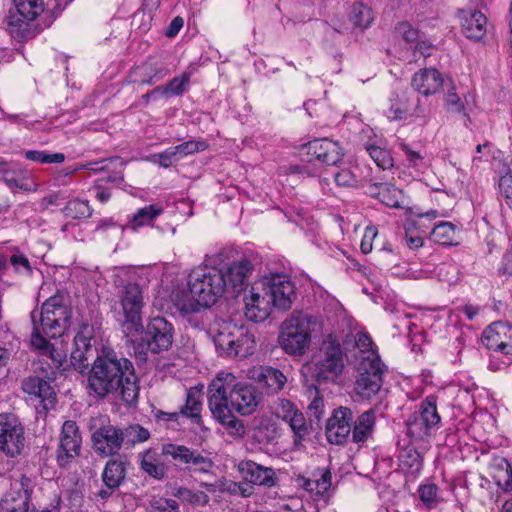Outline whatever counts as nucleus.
I'll return each instance as SVG.
<instances>
[{"instance_id":"nucleus-1","label":"nucleus","mask_w":512,"mask_h":512,"mask_svg":"<svg viewBox=\"0 0 512 512\" xmlns=\"http://www.w3.org/2000/svg\"><path fill=\"white\" fill-rule=\"evenodd\" d=\"M66 308L58 303L57 298L50 297L42 305L40 323L47 340L38 331H34V373L38 380L34 400H39L44 411L54 407L56 394L50 382L56 378L57 370L62 365L66 354L58 346L56 335H60L62 324L67 320Z\"/></svg>"},{"instance_id":"nucleus-2","label":"nucleus","mask_w":512,"mask_h":512,"mask_svg":"<svg viewBox=\"0 0 512 512\" xmlns=\"http://www.w3.org/2000/svg\"><path fill=\"white\" fill-rule=\"evenodd\" d=\"M261 400L255 386L239 382L232 373H219L208 386V408L213 418L234 437L242 438L246 429L233 411L242 416L251 415Z\"/></svg>"},{"instance_id":"nucleus-3","label":"nucleus","mask_w":512,"mask_h":512,"mask_svg":"<svg viewBox=\"0 0 512 512\" xmlns=\"http://www.w3.org/2000/svg\"><path fill=\"white\" fill-rule=\"evenodd\" d=\"M119 392L124 403L137 402L139 387L132 362L111 349H104L94 360L88 375V393L103 399Z\"/></svg>"},{"instance_id":"nucleus-4","label":"nucleus","mask_w":512,"mask_h":512,"mask_svg":"<svg viewBox=\"0 0 512 512\" xmlns=\"http://www.w3.org/2000/svg\"><path fill=\"white\" fill-rule=\"evenodd\" d=\"M189 297L177 298L176 306L185 314L199 311V307H209L227 291V280L223 270L216 268L194 269L188 278Z\"/></svg>"},{"instance_id":"nucleus-5","label":"nucleus","mask_w":512,"mask_h":512,"mask_svg":"<svg viewBox=\"0 0 512 512\" xmlns=\"http://www.w3.org/2000/svg\"><path fill=\"white\" fill-rule=\"evenodd\" d=\"M114 284L124 315L123 327L129 332L141 331L142 309L145 306L143 287L132 281L131 273L125 269H120L115 275Z\"/></svg>"},{"instance_id":"nucleus-6","label":"nucleus","mask_w":512,"mask_h":512,"mask_svg":"<svg viewBox=\"0 0 512 512\" xmlns=\"http://www.w3.org/2000/svg\"><path fill=\"white\" fill-rule=\"evenodd\" d=\"M318 329L319 322L315 317L294 311L281 325L279 345L287 354L301 356L308 350L312 335Z\"/></svg>"},{"instance_id":"nucleus-7","label":"nucleus","mask_w":512,"mask_h":512,"mask_svg":"<svg viewBox=\"0 0 512 512\" xmlns=\"http://www.w3.org/2000/svg\"><path fill=\"white\" fill-rule=\"evenodd\" d=\"M210 335L221 355L246 358L255 348L254 335L245 327L232 322L214 323L210 328Z\"/></svg>"},{"instance_id":"nucleus-8","label":"nucleus","mask_w":512,"mask_h":512,"mask_svg":"<svg viewBox=\"0 0 512 512\" xmlns=\"http://www.w3.org/2000/svg\"><path fill=\"white\" fill-rule=\"evenodd\" d=\"M357 370L354 391L361 398L370 400L383 385L384 364L376 353H369L358 362Z\"/></svg>"},{"instance_id":"nucleus-9","label":"nucleus","mask_w":512,"mask_h":512,"mask_svg":"<svg viewBox=\"0 0 512 512\" xmlns=\"http://www.w3.org/2000/svg\"><path fill=\"white\" fill-rule=\"evenodd\" d=\"M105 422V416H98L92 418L89 424L92 447L101 457L117 455L124 444L122 428Z\"/></svg>"},{"instance_id":"nucleus-10","label":"nucleus","mask_w":512,"mask_h":512,"mask_svg":"<svg viewBox=\"0 0 512 512\" xmlns=\"http://www.w3.org/2000/svg\"><path fill=\"white\" fill-rule=\"evenodd\" d=\"M313 376L318 380H334L344 369V358L338 342L328 337L312 362Z\"/></svg>"},{"instance_id":"nucleus-11","label":"nucleus","mask_w":512,"mask_h":512,"mask_svg":"<svg viewBox=\"0 0 512 512\" xmlns=\"http://www.w3.org/2000/svg\"><path fill=\"white\" fill-rule=\"evenodd\" d=\"M270 297L273 308L279 311L289 310L297 298L295 283L284 274H270L261 278Z\"/></svg>"},{"instance_id":"nucleus-12","label":"nucleus","mask_w":512,"mask_h":512,"mask_svg":"<svg viewBox=\"0 0 512 512\" xmlns=\"http://www.w3.org/2000/svg\"><path fill=\"white\" fill-rule=\"evenodd\" d=\"M25 443L24 429L11 413L0 414V450L9 457L19 455Z\"/></svg>"},{"instance_id":"nucleus-13","label":"nucleus","mask_w":512,"mask_h":512,"mask_svg":"<svg viewBox=\"0 0 512 512\" xmlns=\"http://www.w3.org/2000/svg\"><path fill=\"white\" fill-rule=\"evenodd\" d=\"M396 36L401 44L411 51L409 62L417 63L421 58L426 59L432 55L434 45L424 37V35L409 22H400L395 28Z\"/></svg>"},{"instance_id":"nucleus-14","label":"nucleus","mask_w":512,"mask_h":512,"mask_svg":"<svg viewBox=\"0 0 512 512\" xmlns=\"http://www.w3.org/2000/svg\"><path fill=\"white\" fill-rule=\"evenodd\" d=\"M173 334L174 329L171 323L163 317H154L148 322L142 340L147 350L158 354L171 347Z\"/></svg>"},{"instance_id":"nucleus-15","label":"nucleus","mask_w":512,"mask_h":512,"mask_svg":"<svg viewBox=\"0 0 512 512\" xmlns=\"http://www.w3.org/2000/svg\"><path fill=\"white\" fill-rule=\"evenodd\" d=\"M162 452L166 456H170L175 462L185 465L188 469L195 472L209 473L214 462L208 456H204L197 450H192L186 446L176 444H165L162 447Z\"/></svg>"},{"instance_id":"nucleus-16","label":"nucleus","mask_w":512,"mask_h":512,"mask_svg":"<svg viewBox=\"0 0 512 512\" xmlns=\"http://www.w3.org/2000/svg\"><path fill=\"white\" fill-rule=\"evenodd\" d=\"M245 316L253 322L266 320L273 308L270 297L262 283L261 278L253 283L248 294L244 298Z\"/></svg>"},{"instance_id":"nucleus-17","label":"nucleus","mask_w":512,"mask_h":512,"mask_svg":"<svg viewBox=\"0 0 512 512\" xmlns=\"http://www.w3.org/2000/svg\"><path fill=\"white\" fill-rule=\"evenodd\" d=\"M14 10L9 12L8 29L11 36L19 41L31 36L32 0H13Z\"/></svg>"},{"instance_id":"nucleus-18","label":"nucleus","mask_w":512,"mask_h":512,"mask_svg":"<svg viewBox=\"0 0 512 512\" xmlns=\"http://www.w3.org/2000/svg\"><path fill=\"white\" fill-rule=\"evenodd\" d=\"M82 438L76 422L68 420L62 425L60 443L57 450V462L67 466L80 453Z\"/></svg>"},{"instance_id":"nucleus-19","label":"nucleus","mask_w":512,"mask_h":512,"mask_svg":"<svg viewBox=\"0 0 512 512\" xmlns=\"http://www.w3.org/2000/svg\"><path fill=\"white\" fill-rule=\"evenodd\" d=\"M353 413L348 407L334 409L326 424V437L331 444L341 445L351 434Z\"/></svg>"},{"instance_id":"nucleus-20","label":"nucleus","mask_w":512,"mask_h":512,"mask_svg":"<svg viewBox=\"0 0 512 512\" xmlns=\"http://www.w3.org/2000/svg\"><path fill=\"white\" fill-rule=\"evenodd\" d=\"M482 341L490 350L512 355V325L502 321L492 323L484 330Z\"/></svg>"},{"instance_id":"nucleus-21","label":"nucleus","mask_w":512,"mask_h":512,"mask_svg":"<svg viewBox=\"0 0 512 512\" xmlns=\"http://www.w3.org/2000/svg\"><path fill=\"white\" fill-rule=\"evenodd\" d=\"M247 377L265 388L268 394L282 390L287 381L280 370L270 366H254L248 369Z\"/></svg>"},{"instance_id":"nucleus-22","label":"nucleus","mask_w":512,"mask_h":512,"mask_svg":"<svg viewBox=\"0 0 512 512\" xmlns=\"http://www.w3.org/2000/svg\"><path fill=\"white\" fill-rule=\"evenodd\" d=\"M450 84L451 81L448 80L446 83L441 73L434 68L419 70L412 78V87L425 96L435 94L442 87Z\"/></svg>"},{"instance_id":"nucleus-23","label":"nucleus","mask_w":512,"mask_h":512,"mask_svg":"<svg viewBox=\"0 0 512 512\" xmlns=\"http://www.w3.org/2000/svg\"><path fill=\"white\" fill-rule=\"evenodd\" d=\"M463 34L472 41H480L487 31V18L480 11L460 10L458 13Z\"/></svg>"},{"instance_id":"nucleus-24","label":"nucleus","mask_w":512,"mask_h":512,"mask_svg":"<svg viewBox=\"0 0 512 512\" xmlns=\"http://www.w3.org/2000/svg\"><path fill=\"white\" fill-rule=\"evenodd\" d=\"M308 153L326 165L338 164L344 153L337 142L328 139H317L308 143Z\"/></svg>"},{"instance_id":"nucleus-25","label":"nucleus","mask_w":512,"mask_h":512,"mask_svg":"<svg viewBox=\"0 0 512 512\" xmlns=\"http://www.w3.org/2000/svg\"><path fill=\"white\" fill-rule=\"evenodd\" d=\"M253 270L252 263L247 259H241L231 263L224 272L227 280V291L233 294H239Z\"/></svg>"},{"instance_id":"nucleus-26","label":"nucleus","mask_w":512,"mask_h":512,"mask_svg":"<svg viewBox=\"0 0 512 512\" xmlns=\"http://www.w3.org/2000/svg\"><path fill=\"white\" fill-rule=\"evenodd\" d=\"M376 427V412L369 409L361 413L354 421L351 428L352 441L363 444L373 438Z\"/></svg>"},{"instance_id":"nucleus-27","label":"nucleus","mask_w":512,"mask_h":512,"mask_svg":"<svg viewBox=\"0 0 512 512\" xmlns=\"http://www.w3.org/2000/svg\"><path fill=\"white\" fill-rule=\"evenodd\" d=\"M245 479L254 485L273 487L276 485L277 477L275 471L270 467H264L253 461H247L241 468Z\"/></svg>"},{"instance_id":"nucleus-28","label":"nucleus","mask_w":512,"mask_h":512,"mask_svg":"<svg viewBox=\"0 0 512 512\" xmlns=\"http://www.w3.org/2000/svg\"><path fill=\"white\" fill-rule=\"evenodd\" d=\"M202 388L192 387L187 391L185 404L181 407L180 413L188 418L198 421L202 410Z\"/></svg>"},{"instance_id":"nucleus-29","label":"nucleus","mask_w":512,"mask_h":512,"mask_svg":"<svg viewBox=\"0 0 512 512\" xmlns=\"http://www.w3.org/2000/svg\"><path fill=\"white\" fill-rule=\"evenodd\" d=\"M125 478L124 463L118 460H109L102 473V481L106 486L119 488Z\"/></svg>"},{"instance_id":"nucleus-30","label":"nucleus","mask_w":512,"mask_h":512,"mask_svg":"<svg viewBox=\"0 0 512 512\" xmlns=\"http://www.w3.org/2000/svg\"><path fill=\"white\" fill-rule=\"evenodd\" d=\"M162 212L163 208L156 204L140 208L130 219L128 227L136 230L145 225H149L156 217L161 215Z\"/></svg>"},{"instance_id":"nucleus-31","label":"nucleus","mask_w":512,"mask_h":512,"mask_svg":"<svg viewBox=\"0 0 512 512\" xmlns=\"http://www.w3.org/2000/svg\"><path fill=\"white\" fill-rule=\"evenodd\" d=\"M29 484L30 479L28 477H22L21 486L24 490V496L19 494L18 498H12L11 500L6 499L1 504L0 512H27L29 506Z\"/></svg>"},{"instance_id":"nucleus-32","label":"nucleus","mask_w":512,"mask_h":512,"mask_svg":"<svg viewBox=\"0 0 512 512\" xmlns=\"http://www.w3.org/2000/svg\"><path fill=\"white\" fill-rule=\"evenodd\" d=\"M423 420L418 412H414L406 421L407 435L413 441L424 440L431 433L432 429Z\"/></svg>"},{"instance_id":"nucleus-33","label":"nucleus","mask_w":512,"mask_h":512,"mask_svg":"<svg viewBox=\"0 0 512 512\" xmlns=\"http://www.w3.org/2000/svg\"><path fill=\"white\" fill-rule=\"evenodd\" d=\"M254 437L261 443H271L279 437V429L271 418L262 417L254 428Z\"/></svg>"},{"instance_id":"nucleus-34","label":"nucleus","mask_w":512,"mask_h":512,"mask_svg":"<svg viewBox=\"0 0 512 512\" xmlns=\"http://www.w3.org/2000/svg\"><path fill=\"white\" fill-rule=\"evenodd\" d=\"M418 413L423 417V421L428 424L431 429L438 427L441 418L437 411L435 397L429 396L421 402Z\"/></svg>"},{"instance_id":"nucleus-35","label":"nucleus","mask_w":512,"mask_h":512,"mask_svg":"<svg viewBox=\"0 0 512 512\" xmlns=\"http://www.w3.org/2000/svg\"><path fill=\"white\" fill-rule=\"evenodd\" d=\"M141 468L148 475L158 480L163 479L166 475L165 465L157 460L155 453L150 451L144 453Z\"/></svg>"},{"instance_id":"nucleus-36","label":"nucleus","mask_w":512,"mask_h":512,"mask_svg":"<svg viewBox=\"0 0 512 512\" xmlns=\"http://www.w3.org/2000/svg\"><path fill=\"white\" fill-rule=\"evenodd\" d=\"M350 21L355 27L360 29L367 28L373 21L372 10L363 3H356L352 6Z\"/></svg>"},{"instance_id":"nucleus-37","label":"nucleus","mask_w":512,"mask_h":512,"mask_svg":"<svg viewBox=\"0 0 512 512\" xmlns=\"http://www.w3.org/2000/svg\"><path fill=\"white\" fill-rule=\"evenodd\" d=\"M294 434V443L298 445L309 433L306 419L300 410L292 413V416L285 421Z\"/></svg>"},{"instance_id":"nucleus-38","label":"nucleus","mask_w":512,"mask_h":512,"mask_svg":"<svg viewBox=\"0 0 512 512\" xmlns=\"http://www.w3.org/2000/svg\"><path fill=\"white\" fill-rule=\"evenodd\" d=\"M431 238L440 245H453L455 226L451 222H440L432 230Z\"/></svg>"},{"instance_id":"nucleus-39","label":"nucleus","mask_w":512,"mask_h":512,"mask_svg":"<svg viewBox=\"0 0 512 512\" xmlns=\"http://www.w3.org/2000/svg\"><path fill=\"white\" fill-rule=\"evenodd\" d=\"M64 214L72 219L88 218L92 215V208L87 200L74 199L69 201L63 209Z\"/></svg>"},{"instance_id":"nucleus-40","label":"nucleus","mask_w":512,"mask_h":512,"mask_svg":"<svg viewBox=\"0 0 512 512\" xmlns=\"http://www.w3.org/2000/svg\"><path fill=\"white\" fill-rule=\"evenodd\" d=\"M174 496L193 506H205L210 501V497L205 492L193 491L185 487L176 489Z\"/></svg>"},{"instance_id":"nucleus-41","label":"nucleus","mask_w":512,"mask_h":512,"mask_svg":"<svg viewBox=\"0 0 512 512\" xmlns=\"http://www.w3.org/2000/svg\"><path fill=\"white\" fill-rule=\"evenodd\" d=\"M366 151L378 167L388 169L393 166V158L388 150L374 144H367Z\"/></svg>"},{"instance_id":"nucleus-42","label":"nucleus","mask_w":512,"mask_h":512,"mask_svg":"<svg viewBox=\"0 0 512 512\" xmlns=\"http://www.w3.org/2000/svg\"><path fill=\"white\" fill-rule=\"evenodd\" d=\"M123 442L127 445H134L136 443L147 441L150 433L144 427L134 424L122 429Z\"/></svg>"},{"instance_id":"nucleus-43","label":"nucleus","mask_w":512,"mask_h":512,"mask_svg":"<svg viewBox=\"0 0 512 512\" xmlns=\"http://www.w3.org/2000/svg\"><path fill=\"white\" fill-rule=\"evenodd\" d=\"M403 200V193L396 187L384 183L380 192V201L388 207L399 208Z\"/></svg>"},{"instance_id":"nucleus-44","label":"nucleus","mask_w":512,"mask_h":512,"mask_svg":"<svg viewBox=\"0 0 512 512\" xmlns=\"http://www.w3.org/2000/svg\"><path fill=\"white\" fill-rule=\"evenodd\" d=\"M498 468L493 478L499 487L507 491L512 488V469L506 460H502Z\"/></svg>"},{"instance_id":"nucleus-45","label":"nucleus","mask_w":512,"mask_h":512,"mask_svg":"<svg viewBox=\"0 0 512 512\" xmlns=\"http://www.w3.org/2000/svg\"><path fill=\"white\" fill-rule=\"evenodd\" d=\"M125 161L118 157H111L107 159H103L97 162H89L86 165H84V168H86L89 171L92 172H100V171H106L110 170V167L113 166L115 168L125 166Z\"/></svg>"},{"instance_id":"nucleus-46","label":"nucleus","mask_w":512,"mask_h":512,"mask_svg":"<svg viewBox=\"0 0 512 512\" xmlns=\"http://www.w3.org/2000/svg\"><path fill=\"white\" fill-rule=\"evenodd\" d=\"M0 171L3 172V180L10 187H19L22 189H28V183H24V178H16V170L14 167L8 165L5 162H0Z\"/></svg>"},{"instance_id":"nucleus-47","label":"nucleus","mask_w":512,"mask_h":512,"mask_svg":"<svg viewBox=\"0 0 512 512\" xmlns=\"http://www.w3.org/2000/svg\"><path fill=\"white\" fill-rule=\"evenodd\" d=\"M420 500L432 508L438 503V487L435 484H426L419 487Z\"/></svg>"},{"instance_id":"nucleus-48","label":"nucleus","mask_w":512,"mask_h":512,"mask_svg":"<svg viewBox=\"0 0 512 512\" xmlns=\"http://www.w3.org/2000/svg\"><path fill=\"white\" fill-rule=\"evenodd\" d=\"M173 148L180 160L187 155L204 151L207 148V144L204 141H187Z\"/></svg>"},{"instance_id":"nucleus-49","label":"nucleus","mask_w":512,"mask_h":512,"mask_svg":"<svg viewBox=\"0 0 512 512\" xmlns=\"http://www.w3.org/2000/svg\"><path fill=\"white\" fill-rule=\"evenodd\" d=\"M151 512H179L177 501L167 498H157L150 502Z\"/></svg>"},{"instance_id":"nucleus-50","label":"nucleus","mask_w":512,"mask_h":512,"mask_svg":"<svg viewBox=\"0 0 512 512\" xmlns=\"http://www.w3.org/2000/svg\"><path fill=\"white\" fill-rule=\"evenodd\" d=\"M188 83L189 76L187 74L182 75V77H175L163 89V93L166 95H181Z\"/></svg>"},{"instance_id":"nucleus-51","label":"nucleus","mask_w":512,"mask_h":512,"mask_svg":"<svg viewBox=\"0 0 512 512\" xmlns=\"http://www.w3.org/2000/svg\"><path fill=\"white\" fill-rule=\"evenodd\" d=\"M90 353L79 349H74L71 352L70 361L75 370L83 372L89 367Z\"/></svg>"},{"instance_id":"nucleus-52","label":"nucleus","mask_w":512,"mask_h":512,"mask_svg":"<svg viewBox=\"0 0 512 512\" xmlns=\"http://www.w3.org/2000/svg\"><path fill=\"white\" fill-rule=\"evenodd\" d=\"M499 188L506 204L512 210V170H509L500 178Z\"/></svg>"},{"instance_id":"nucleus-53","label":"nucleus","mask_w":512,"mask_h":512,"mask_svg":"<svg viewBox=\"0 0 512 512\" xmlns=\"http://www.w3.org/2000/svg\"><path fill=\"white\" fill-rule=\"evenodd\" d=\"M408 112L407 105L400 99L391 100L390 107L386 111V115L390 120H400Z\"/></svg>"},{"instance_id":"nucleus-54","label":"nucleus","mask_w":512,"mask_h":512,"mask_svg":"<svg viewBox=\"0 0 512 512\" xmlns=\"http://www.w3.org/2000/svg\"><path fill=\"white\" fill-rule=\"evenodd\" d=\"M355 345L359 349L360 354L358 356V361H361L362 357L368 356L369 353H375L372 350V339L369 335L365 333H358L355 336Z\"/></svg>"},{"instance_id":"nucleus-55","label":"nucleus","mask_w":512,"mask_h":512,"mask_svg":"<svg viewBox=\"0 0 512 512\" xmlns=\"http://www.w3.org/2000/svg\"><path fill=\"white\" fill-rule=\"evenodd\" d=\"M297 410L298 409L291 401L287 399H280L275 409V415L277 418L282 419L285 422L292 416V413Z\"/></svg>"},{"instance_id":"nucleus-56","label":"nucleus","mask_w":512,"mask_h":512,"mask_svg":"<svg viewBox=\"0 0 512 512\" xmlns=\"http://www.w3.org/2000/svg\"><path fill=\"white\" fill-rule=\"evenodd\" d=\"M400 148L406 156L409 165L412 167H420L423 165L424 157L417 151L413 150L408 144L400 143Z\"/></svg>"},{"instance_id":"nucleus-57","label":"nucleus","mask_w":512,"mask_h":512,"mask_svg":"<svg viewBox=\"0 0 512 512\" xmlns=\"http://www.w3.org/2000/svg\"><path fill=\"white\" fill-rule=\"evenodd\" d=\"M65 160L63 153H47L44 151H34V162L46 163H62Z\"/></svg>"},{"instance_id":"nucleus-58","label":"nucleus","mask_w":512,"mask_h":512,"mask_svg":"<svg viewBox=\"0 0 512 512\" xmlns=\"http://www.w3.org/2000/svg\"><path fill=\"white\" fill-rule=\"evenodd\" d=\"M331 472L329 470H323L320 477L315 480V489L317 494H323L331 487Z\"/></svg>"},{"instance_id":"nucleus-59","label":"nucleus","mask_w":512,"mask_h":512,"mask_svg":"<svg viewBox=\"0 0 512 512\" xmlns=\"http://www.w3.org/2000/svg\"><path fill=\"white\" fill-rule=\"evenodd\" d=\"M156 157H158V164L164 168L170 167L173 162L179 160L178 155L176 154V151L173 147H170L162 153H159L156 155Z\"/></svg>"},{"instance_id":"nucleus-60","label":"nucleus","mask_w":512,"mask_h":512,"mask_svg":"<svg viewBox=\"0 0 512 512\" xmlns=\"http://www.w3.org/2000/svg\"><path fill=\"white\" fill-rule=\"evenodd\" d=\"M10 264L13 266L16 272L25 271L30 272V262L27 257L22 254H14L10 257Z\"/></svg>"},{"instance_id":"nucleus-61","label":"nucleus","mask_w":512,"mask_h":512,"mask_svg":"<svg viewBox=\"0 0 512 512\" xmlns=\"http://www.w3.org/2000/svg\"><path fill=\"white\" fill-rule=\"evenodd\" d=\"M334 178L337 185L343 187L353 186L356 183V179L349 169L340 170Z\"/></svg>"},{"instance_id":"nucleus-62","label":"nucleus","mask_w":512,"mask_h":512,"mask_svg":"<svg viewBox=\"0 0 512 512\" xmlns=\"http://www.w3.org/2000/svg\"><path fill=\"white\" fill-rule=\"evenodd\" d=\"M34 22L38 20V16L41 15V19L44 21V27H49L53 22V17L51 13L45 12L44 4L41 1V3H38V0H34Z\"/></svg>"},{"instance_id":"nucleus-63","label":"nucleus","mask_w":512,"mask_h":512,"mask_svg":"<svg viewBox=\"0 0 512 512\" xmlns=\"http://www.w3.org/2000/svg\"><path fill=\"white\" fill-rule=\"evenodd\" d=\"M91 337L90 335L85 334L84 331L78 332L74 337V349H79L86 352H92V347L90 343Z\"/></svg>"},{"instance_id":"nucleus-64","label":"nucleus","mask_w":512,"mask_h":512,"mask_svg":"<svg viewBox=\"0 0 512 512\" xmlns=\"http://www.w3.org/2000/svg\"><path fill=\"white\" fill-rule=\"evenodd\" d=\"M377 231L374 227H367L360 248L363 253L368 254L372 251V240L376 237Z\"/></svg>"}]
</instances>
